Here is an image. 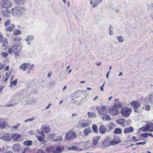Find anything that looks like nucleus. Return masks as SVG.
I'll return each instance as SVG.
<instances>
[{
    "mask_svg": "<svg viewBox=\"0 0 153 153\" xmlns=\"http://www.w3.org/2000/svg\"><path fill=\"white\" fill-rule=\"evenodd\" d=\"M25 11V9L23 7H15L11 9V13L14 16L19 17L24 13Z\"/></svg>",
    "mask_w": 153,
    "mask_h": 153,
    "instance_id": "nucleus-1",
    "label": "nucleus"
},
{
    "mask_svg": "<svg viewBox=\"0 0 153 153\" xmlns=\"http://www.w3.org/2000/svg\"><path fill=\"white\" fill-rule=\"evenodd\" d=\"M62 146H59L49 147L46 148V150L48 153H61L64 150Z\"/></svg>",
    "mask_w": 153,
    "mask_h": 153,
    "instance_id": "nucleus-2",
    "label": "nucleus"
},
{
    "mask_svg": "<svg viewBox=\"0 0 153 153\" xmlns=\"http://www.w3.org/2000/svg\"><path fill=\"white\" fill-rule=\"evenodd\" d=\"M20 50V48H19L16 45H14L8 49V52L10 54H12L13 52L16 56H19V52Z\"/></svg>",
    "mask_w": 153,
    "mask_h": 153,
    "instance_id": "nucleus-3",
    "label": "nucleus"
},
{
    "mask_svg": "<svg viewBox=\"0 0 153 153\" xmlns=\"http://www.w3.org/2000/svg\"><path fill=\"white\" fill-rule=\"evenodd\" d=\"M77 137L76 134L72 131H70L67 133L65 136V138L68 140H73Z\"/></svg>",
    "mask_w": 153,
    "mask_h": 153,
    "instance_id": "nucleus-4",
    "label": "nucleus"
},
{
    "mask_svg": "<svg viewBox=\"0 0 153 153\" xmlns=\"http://www.w3.org/2000/svg\"><path fill=\"white\" fill-rule=\"evenodd\" d=\"M1 7L7 9L10 8L12 6V3L8 0H2L0 2Z\"/></svg>",
    "mask_w": 153,
    "mask_h": 153,
    "instance_id": "nucleus-5",
    "label": "nucleus"
},
{
    "mask_svg": "<svg viewBox=\"0 0 153 153\" xmlns=\"http://www.w3.org/2000/svg\"><path fill=\"white\" fill-rule=\"evenodd\" d=\"M131 112V110L128 107L123 108L121 110L122 115L124 117H128Z\"/></svg>",
    "mask_w": 153,
    "mask_h": 153,
    "instance_id": "nucleus-6",
    "label": "nucleus"
},
{
    "mask_svg": "<svg viewBox=\"0 0 153 153\" xmlns=\"http://www.w3.org/2000/svg\"><path fill=\"white\" fill-rule=\"evenodd\" d=\"M3 37L2 35L0 33V38L1 39V42L2 43V49L3 50H6L8 48V46L7 45L8 41L7 39L5 38H2Z\"/></svg>",
    "mask_w": 153,
    "mask_h": 153,
    "instance_id": "nucleus-7",
    "label": "nucleus"
},
{
    "mask_svg": "<svg viewBox=\"0 0 153 153\" xmlns=\"http://www.w3.org/2000/svg\"><path fill=\"white\" fill-rule=\"evenodd\" d=\"M131 105L133 107L134 111L138 113L140 112L139 110L138 109L140 106V103L135 101H133L131 103Z\"/></svg>",
    "mask_w": 153,
    "mask_h": 153,
    "instance_id": "nucleus-8",
    "label": "nucleus"
},
{
    "mask_svg": "<svg viewBox=\"0 0 153 153\" xmlns=\"http://www.w3.org/2000/svg\"><path fill=\"white\" fill-rule=\"evenodd\" d=\"M141 130L144 131H153V124L152 123H148L146 126L141 128Z\"/></svg>",
    "mask_w": 153,
    "mask_h": 153,
    "instance_id": "nucleus-9",
    "label": "nucleus"
},
{
    "mask_svg": "<svg viewBox=\"0 0 153 153\" xmlns=\"http://www.w3.org/2000/svg\"><path fill=\"white\" fill-rule=\"evenodd\" d=\"M111 139L109 137H106L102 143V145L105 147L112 145V141L111 140Z\"/></svg>",
    "mask_w": 153,
    "mask_h": 153,
    "instance_id": "nucleus-10",
    "label": "nucleus"
},
{
    "mask_svg": "<svg viewBox=\"0 0 153 153\" xmlns=\"http://www.w3.org/2000/svg\"><path fill=\"white\" fill-rule=\"evenodd\" d=\"M96 108L100 114H105L107 113V109L105 106L99 107L98 106H97Z\"/></svg>",
    "mask_w": 153,
    "mask_h": 153,
    "instance_id": "nucleus-11",
    "label": "nucleus"
},
{
    "mask_svg": "<svg viewBox=\"0 0 153 153\" xmlns=\"http://www.w3.org/2000/svg\"><path fill=\"white\" fill-rule=\"evenodd\" d=\"M109 112L113 115H116L118 114V110L114 106H111L108 108Z\"/></svg>",
    "mask_w": 153,
    "mask_h": 153,
    "instance_id": "nucleus-12",
    "label": "nucleus"
},
{
    "mask_svg": "<svg viewBox=\"0 0 153 153\" xmlns=\"http://www.w3.org/2000/svg\"><path fill=\"white\" fill-rule=\"evenodd\" d=\"M102 0H90V4L94 8L96 7L99 4L100 1H101Z\"/></svg>",
    "mask_w": 153,
    "mask_h": 153,
    "instance_id": "nucleus-13",
    "label": "nucleus"
},
{
    "mask_svg": "<svg viewBox=\"0 0 153 153\" xmlns=\"http://www.w3.org/2000/svg\"><path fill=\"white\" fill-rule=\"evenodd\" d=\"M2 139L5 141H10L11 140V137L10 134L8 133H7L2 137Z\"/></svg>",
    "mask_w": 153,
    "mask_h": 153,
    "instance_id": "nucleus-14",
    "label": "nucleus"
},
{
    "mask_svg": "<svg viewBox=\"0 0 153 153\" xmlns=\"http://www.w3.org/2000/svg\"><path fill=\"white\" fill-rule=\"evenodd\" d=\"M30 63H24L20 66L19 67V69L21 70L25 71L30 66Z\"/></svg>",
    "mask_w": 153,
    "mask_h": 153,
    "instance_id": "nucleus-15",
    "label": "nucleus"
},
{
    "mask_svg": "<svg viewBox=\"0 0 153 153\" xmlns=\"http://www.w3.org/2000/svg\"><path fill=\"white\" fill-rule=\"evenodd\" d=\"M91 122L90 120H85L81 123V126L82 128H85L89 126L91 124Z\"/></svg>",
    "mask_w": 153,
    "mask_h": 153,
    "instance_id": "nucleus-16",
    "label": "nucleus"
},
{
    "mask_svg": "<svg viewBox=\"0 0 153 153\" xmlns=\"http://www.w3.org/2000/svg\"><path fill=\"white\" fill-rule=\"evenodd\" d=\"M112 141V145L115 146L121 142V140L119 137H115Z\"/></svg>",
    "mask_w": 153,
    "mask_h": 153,
    "instance_id": "nucleus-17",
    "label": "nucleus"
},
{
    "mask_svg": "<svg viewBox=\"0 0 153 153\" xmlns=\"http://www.w3.org/2000/svg\"><path fill=\"white\" fill-rule=\"evenodd\" d=\"M134 131V128L132 126H130L124 129V133L125 134H127L129 133L133 132Z\"/></svg>",
    "mask_w": 153,
    "mask_h": 153,
    "instance_id": "nucleus-18",
    "label": "nucleus"
},
{
    "mask_svg": "<svg viewBox=\"0 0 153 153\" xmlns=\"http://www.w3.org/2000/svg\"><path fill=\"white\" fill-rule=\"evenodd\" d=\"M11 136L12 139L14 141L18 140L20 139L21 137V135L18 133L12 134Z\"/></svg>",
    "mask_w": 153,
    "mask_h": 153,
    "instance_id": "nucleus-19",
    "label": "nucleus"
},
{
    "mask_svg": "<svg viewBox=\"0 0 153 153\" xmlns=\"http://www.w3.org/2000/svg\"><path fill=\"white\" fill-rule=\"evenodd\" d=\"M9 127V126L7 125L5 123V122L2 119H0V128H7V127Z\"/></svg>",
    "mask_w": 153,
    "mask_h": 153,
    "instance_id": "nucleus-20",
    "label": "nucleus"
},
{
    "mask_svg": "<svg viewBox=\"0 0 153 153\" xmlns=\"http://www.w3.org/2000/svg\"><path fill=\"white\" fill-rule=\"evenodd\" d=\"M99 130L101 134H104L106 131L107 128L104 125L102 124L100 126Z\"/></svg>",
    "mask_w": 153,
    "mask_h": 153,
    "instance_id": "nucleus-21",
    "label": "nucleus"
},
{
    "mask_svg": "<svg viewBox=\"0 0 153 153\" xmlns=\"http://www.w3.org/2000/svg\"><path fill=\"white\" fill-rule=\"evenodd\" d=\"M116 122L118 124L121 125L123 127H125L126 126L125 123V121L123 118L120 119L116 120Z\"/></svg>",
    "mask_w": 153,
    "mask_h": 153,
    "instance_id": "nucleus-22",
    "label": "nucleus"
},
{
    "mask_svg": "<svg viewBox=\"0 0 153 153\" xmlns=\"http://www.w3.org/2000/svg\"><path fill=\"white\" fill-rule=\"evenodd\" d=\"M42 129L44 130V131L46 134H48L50 131L51 129L49 127L46 126L44 125L41 126Z\"/></svg>",
    "mask_w": 153,
    "mask_h": 153,
    "instance_id": "nucleus-23",
    "label": "nucleus"
},
{
    "mask_svg": "<svg viewBox=\"0 0 153 153\" xmlns=\"http://www.w3.org/2000/svg\"><path fill=\"white\" fill-rule=\"evenodd\" d=\"M20 148V145L18 143L15 144L12 146V149L15 152L18 151Z\"/></svg>",
    "mask_w": 153,
    "mask_h": 153,
    "instance_id": "nucleus-24",
    "label": "nucleus"
},
{
    "mask_svg": "<svg viewBox=\"0 0 153 153\" xmlns=\"http://www.w3.org/2000/svg\"><path fill=\"white\" fill-rule=\"evenodd\" d=\"M15 27V25L13 24H10L9 26L5 28V30L6 31L11 32L14 30Z\"/></svg>",
    "mask_w": 153,
    "mask_h": 153,
    "instance_id": "nucleus-25",
    "label": "nucleus"
},
{
    "mask_svg": "<svg viewBox=\"0 0 153 153\" xmlns=\"http://www.w3.org/2000/svg\"><path fill=\"white\" fill-rule=\"evenodd\" d=\"M84 133L85 135V136H88L89 135L90 133L92 132L91 130V128L88 127L85 128L84 131Z\"/></svg>",
    "mask_w": 153,
    "mask_h": 153,
    "instance_id": "nucleus-26",
    "label": "nucleus"
},
{
    "mask_svg": "<svg viewBox=\"0 0 153 153\" xmlns=\"http://www.w3.org/2000/svg\"><path fill=\"white\" fill-rule=\"evenodd\" d=\"M100 138V137L99 136H97L94 137L93 140V143L94 145H96L97 144Z\"/></svg>",
    "mask_w": 153,
    "mask_h": 153,
    "instance_id": "nucleus-27",
    "label": "nucleus"
},
{
    "mask_svg": "<svg viewBox=\"0 0 153 153\" xmlns=\"http://www.w3.org/2000/svg\"><path fill=\"white\" fill-rule=\"evenodd\" d=\"M102 118L103 120L104 121H110L111 120L110 116L107 114L104 115L102 117Z\"/></svg>",
    "mask_w": 153,
    "mask_h": 153,
    "instance_id": "nucleus-28",
    "label": "nucleus"
},
{
    "mask_svg": "<svg viewBox=\"0 0 153 153\" xmlns=\"http://www.w3.org/2000/svg\"><path fill=\"white\" fill-rule=\"evenodd\" d=\"M122 106V103L121 102H118L117 103H115L114 104V107L118 110V109H120Z\"/></svg>",
    "mask_w": 153,
    "mask_h": 153,
    "instance_id": "nucleus-29",
    "label": "nucleus"
},
{
    "mask_svg": "<svg viewBox=\"0 0 153 153\" xmlns=\"http://www.w3.org/2000/svg\"><path fill=\"white\" fill-rule=\"evenodd\" d=\"M16 4L19 5H22L24 4V0H15Z\"/></svg>",
    "mask_w": 153,
    "mask_h": 153,
    "instance_id": "nucleus-30",
    "label": "nucleus"
},
{
    "mask_svg": "<svg viewBox=\"0 0 153 153\" xmlns=\"http://www.w3.org/2000/svg\"><path fill=\"white\" fill-rule=\"evenodd\" d=\"M122 132V130L121 128H116L114 132V133L115 134H121Z\"/></svg>",
    "mask_w": 153,
    "mask_h": 153,
    "instance_id": "nucleus-31",
    "label": "nucleus"
},
{
    "mask_svg": "<svg viewBox=\"0 0 153 153\" xmlns=\"http://www.w3.org/2000/svg\"><path fill=\"white\" fill-rule=\"evenodd\" d=\"M36 137L38 140L40 142L42 141V143L45 142L44 138L42 136H40L39 135H37L36 136Z\"/></svg>",
    "mask_w": 153,
    "mask_h": 153,
    "instance_id": "nucleus-32",
    "label": "nucleus"
},
{
    "mask_svg": "<svg viewBox=\"0 0 153 153\" xmlns=\"http://www.w3.org/2000/svg\"><path fill=\"white\" fill-rule=\"evenodd\" d=\"M32 141L31 140H27L24 142L23 144L25 146H30L32 144Z\"/></svg>",
    "mask_w": 153,
    "mask_h": 153,
    "instance_id": "nucleus-33",
    "label": "nucleus"
},
{
    "mask_svg": "<svg viewBox=\"0 0 153 153\" xmlns=\"http://www.w3.org/2000/svg\"><path fill=\"white\" fill-rule=\"evenodd\" d=\"M34 39V37L33 36H27L25 39V40L28 42L29 41H32Z\"/></svg>",
    "mask_w": 153,
    "mask_h": 153,
    "instance_id": "nucleus-34",
    "label": "nucleus"
},
{
    "mask_svg": "<svg viewBox=\"0 0 153 153\" xmlns=\"http://www.w3.org/2000/svg\"><path fill=\"white\" fill-rule=\"evenodd\" d=\"M13 32V34L15 35H19L21 34V31L18 30H15Z\"/></svg>",
    "mask_w": 153,
    "mask_h": 153,
    "instance_id": "nucleus-35",
    "label": "nucleus"
},
{
    "mask_svg": "<svg viewBox=\"0 0 153 153\" xmlns=\"http://www.w3.org/2000/svg\"><path fill=\"white\" fill-rule=\"evenodd\" d=\"M92 129L93 131L95 133H98V129L97 126L95 124H94L92 127Z\"/></svg>",
    "mask_w": 153,
    "mask_h": 153,
    "instance_id": "nucleus-36",
    "label": "nucleus"
},
{
    "mask_svg": "<svg viewBox=\"0 0 153 153\" xmlns=\"http://www.w3.org/2000/svg\"><path fill=\"white\" fill-rule=\"evenodd\" d=\"M37 132L39 134L42 135L43 136L45 137V134L44 130H43V129H42V128L41 130L37 129Z\"/></svg>",
    "mask_w": 153,
    "mask_h": 153,
    "instance_id": "nucleus-37",
    "label": "nucleus"
},
{
    "mask_svg": "<svg viewBox=\"0 0 153 153\" xmlns=\"http://www.w3.org/2000/svg\"><path fill=\"white\" fill-rule=\"evenodd\" d=\"M56 136V134H52L49 135L48 138L49 139L50 138V140H53L54 139V137Z\"/></svg>",
    "mask_w": 153,
    "mask_h": 153,
    "instance_id": "nucleus-38",
    "label": "nucleus"
},
{
    "mask_svg": "<svg viewBox=\"0 0 153 153\" xmlns=\"http://www.w3.org/2000/svg\"><path fill=\"white\" fill-rule=\"evenodd\" d=\"M88 117H96V114L94 113L88 112Z\"/></svg>",
    "mask_w": 153,
    "mask_h": 153,
    "instance_id": "nucleus-39",
    "label": "nucleus"
},
{
    "mask_svg": "<svg viewBox=\"0 0 153 153\" xmlns=\"http://www.w3.org/2000/svg\"><path fill=\"white\" fill-rule=\"evenodd\" d=\"M62 140V137L60 136L57 137V138L56 139L53 140L54 142L58 141L59 143L61 142Z\"/></svg>",
    "mask_w": 153,
    "mask_h": 153,
    "instance_id": "nucleus-40",
    "label": "nucleus"
},
{
    "mask_svg": "<svg viewBox=\"0 0 153 153\" xmlns=\"http://www.w3.org/2000/svg\"><path fill=\"white\" fill-rule=\"evenodd\" d=\"M116 38L118 39V41L120 42H122L124 41V39L123 38L122 36H118Z\"/></svg>",
    "mask_w": 153,
    "mask_h": 153,
    "instance_id": "nucleus-41",
    "label": "nucleus"
},
{
    "mask_svg": "<svg viewBox=\"0 0 153 153\" xmlns=\"http://www.w3.org/2000/svg\"><path fill=\"white\" fill-rule=\"evenodd\" d=\"M113 28L112 26H110V27L109 29V34L110 36L114 34V33L113 32Z\"/></svg>",
    "mask_w": 153,
    "mask_h": 153,
    "instance_id": "nucleus-42",
    "label": "nucleus"
},
{
    "mask_svg": "<svg viewBox=\"0 0 153 153\" xmlns=\"http://www.w3.org/2000/svg\"><path fill=\"white\" fill-rule=\"evenodd\" d=\"M149 100L150 103L153 105V94L149 95Z\"/></svg>",
    "mask_w": 153,
    "mask_h": 153,
    "instance_id": "nucleus-43",
    "label": "nucleus"
},
{
    "mask_svg": "<svg viewBox=\"0 0 153 153\" xmlns=\"http://www.w3.org/2000/svg\"><path fill=\"white\" fill-rule=\"evenodd\" d=\"M10 19H6L4 22V25L5 26H7L8 25H10Z\"/></svg>",
    "mask_w": 153,
    "mask_h": 153,
    "instance_id": "nucleus-44",
    "label": "nucleus"
},
{
    "mask_svg": "<svg viewBox=\"0 0 153 153\" xmlns=\"http://www.w3.org/2000/svg\"><path fill=\"white\" fill-rule=\"evenodd\" d=\"M114 126V124L112 123H110L109 126V129L108 131V132H109L113 128V127Z\"/></svg>",
    "mask_w": 153,
    "mask_h": 153,
    "instance_id": "nucleus-45",
    "label": "nucleus"
},
{
    "mask_svg": "<svg viewBox=\"0 0 153 153\" xmlns=\"http://www.w3.org/2000/svg\"><path fill=\"white\" fill-rule=\"evenodd\" d=\"M69 150H77L78 149V148L76 146H71V147L69 148L68 149Z\"/></svg>",
    "mask_w": 153,
    "mask_h": 153,
    "instance_id": "nucleus-46",
    "label": "nucleus"
},
{
    "mask_svg": "<svg viewBox=\"0 0 153 153\" xmlns=\"http://www.w3.org/2000/svg\"><path fill=\"white\" fill-rule=\"evenodd\" d=\"M16 45L17 46V47H18L19 48H20V49H21V48H22V44L20 42H17L16 43Z\"/></svg>",
    "mask_w": 153,
    "mask_h": 153,
    "instance_id": "nucleus-47",
    "label": "nucleus"
},
{
    "mask_svg": "<svg viewBox=\"0 0 153 153\" xmlns=\"http://www.w3.org/2000/svg\"><path fill=\"white\" fill-rule=\"evenodd\" d=\"M1 55L3 57H5L7 56L8 53L7 52H3L1 53Z\"/></svg>",
    "mask_w": 153,
    "mask_h": 153,
    "instance_id": "nucleus-48",
    "label": "nucleus"
},
{
    "mask_svg": "<svg viewBox=\"0 0 153 153\" xmlns=\"http://www.w3.org/2000/svg\"><path fill=\"white\" fill-rule=\"evenodd\" d=\"M15 42H16V41H19L22 40V38L21 37H16L14 38Z\"/></svg>",
    "mask_w": 153,
    "mask_h": 153,
    "instance_id": "nucleus-49",
    "label": "nucleus"
},
{
    "mask_svg": "<svg viewBox=\"0 0 153 153\" xmlns=\"http://www.w3.org/2000/svg\"><path fill=\"white\" fill-rule=\"evenodd\" d=\"M34 118H30L25 120L24 122L25 123H26L28 122H31L34 119Z\"/></svg>",
    "mask_w": 153,
    "mask_h": 153,
    "instance_id": "nucleus-50",
    "label": "nucleus"
},
{
    "mask_svg": "<svg viewBox=\"0 0 153 153\" xmlns=\"http://www.w3.org/2000/svg\"><path fill=\"white\" fill-rule=\"evenodd\" d=\"M146 142H139L138 143H135L134 144V145H135L136 146H137V145H143L144 144H146Z\"/></svg>",
    "mask_w": 153,
    "mask_h": 153,
    "instance_id": "nucleus-51",
    "label": "nucleus"
},
{
    "mask_svg": "<svg viewBox=\"0 0 153 153\" xmlns=\"http://www.w3.org/2000/svg\"><path fill=\"white\" fill-rule=\"evenodd\" d=\"M148 133H145L144 134H141V136L143 137L146 138L149 136Z\"/></svg>",
    "mask_w": 153,
    "mask_h": 153,
    "instance_id": "nucleus-52",
    "label": "nucleus"
},
{
    "mask_svg": "<svg viewBox=\"0 0 153 153\" xmlns=\"http://www.w3.org/2000/svg\"><path fill=\"white\" fill-rule=\"evenodd\" d=\"M17 79H16L14 81L12 82L11 83V85H13V86H15L17 83Z\"/></svg>",
    "mask_w": 153,
    "mask_h": 153,
    "instance_id": "nucleus-53",
    "label": "nucleus"
},
{
    "mask_svg": "<svg viewBox=\"0 0 153 153\" xmlns=\"http://www.w3.org/2000/svg\"><path fill=\"white\" fill-rule=\"evenodd\" d=\"M20 125V123H18L16 124V125L15 126H13V128L16 129H18L19 128V126Z\"/></svg>",
    "mask_w": 153,
    "mask_h": 153,
    "instance_id": "nucleus-54",
    "label": "nucleus"
},
{
    "mask_svg": "<svg viewBox=\"0 0 153 153\" xmlns=\"http://www.w3.org/2000/svg\"><path fill=\"white\" fill-rule=\"evenodd\" d=\"M3 15L5 16H7V13L6 11L2 10V11Z\"/></svg>",
    "mask_w": 153,
    "mask_h": 153,
    "instance_id": "nucleus-55",
    "label": "nucleus"
},
{
    "mask_svg": "<svg viewBox=\"0 0 153 153\" xmlns=\"http://www.w3.org/2000/svg\"><path fill=\"white\" fill-rule=\"evenodd\" d=\"M105 82H104V83H103V84L102 85V86H101L100 87V90L103 91H104V90H103V88H104V85H105Z\"/></svg>",
    "mask_w": 153,
    "mask_h": 153,
    "instance_id": "nucleus-56",
    "label": "nucleus"
},
{
    "mask_svg": "<svg viewBox=\"0 0 153 153\" xmlns=\"http://www.w3.org/2000/svg\"><path fill=\"white\" fill-rule=\"evenodd\" d=\"M16 105V104H9V105H7L6 106H7V107H11V106L13 107L14 106Z\"/></svg>",
    "mask_w": 153,
    "mask_h": 153,
    "instance_id": "nucleus-57",
    "label": "nucleus"
},
{
    "mask_svg": "<svg viewBox=\"0 0 153 153\" xmlns=\"http://www.w3.org/2000/svg\"><path fill=\"white\" fill-rule=\"evenodd\" d=\"M34 66V65L33 64H32L31 65L30 67L28 69V70L30 71L31 70H32L33 67Z\"/></svg>",
    "mask_w": 153,
    "mask_h": 153,
    "instance_id": "nucleus-58",
    "label": "nucleus"
},
{
    "mask_svg": "<svg viewBox=\"0 0 153 153\" xmlns=\"http://www.w3.org/2000/svg\"><path fill=\"white\" fill-rule=\"evenodd\" d=\"M132 138L133 140L134 141H135V142H137L139 140L136 139V137H135L133 136L132 137Z\"/></svg>",
    "mask_w": 153,
    "mask_h": 153,
    "instance_id": "nucleus-59",
    "label": "nucleus"
},
{
    "mask_svg": "<svg viewBox=\"0 0 153 153\" xmlns=\"http://www.w3.org/2000/svg\"><path fill=\"white\" fill-rule=\"evenodd\" d=\"M145 109L147 111H149L150 109V107L149 105L146 106L145 108Z\"/></svg>",
    "mask_w": 153,
    "mask_h": 153,
    "instance_id": "nucleus-60",
    "label": "nucleus"
},
{
    "mask_svg": "<svg viewBox=\"0 0 153 153\" xmlns=\"http://www.w3.org/2000/svg\"><path fill=\"white\" fill-rule=\"evenodd\" d=\"M36 153H45L44 151H42L41 150H38Z\"/></svg>",
    "mask_w": 153,
    "mask_h": 153,
    "instance_id": "nucleus-61",
    "label": "nucleus"
},
{
    "mask_svg": "<svg viewBox=\"0 0 153 153\" xmlns=\"http://www.w3.org/2000/svg\"><path fill=\"white\" fill-rule=\"evenodd\" d=\"M4 66L2 64L0 63V70L2 69Z\"/></svg>",
    "mask_w": 153,
    "mask_h": 153,
    "instance_id": "nucleus-62",
    "label": "nucleus"
},
{
    "mask_svg": "<svg viewBox=\"0 0 153 153\" xmlns=\"http://www.w3.org/2000/svg\"><path fill=\"white\" fill-rule=\"evenodd\" d=\"M3 88H4V86L3 85H0V91H2Z\"/></svg>",
    "mask_w": 153,
    "mask_h": 153,
    "instance_id": "nucleus-63",
    "label": "nucleus"
},
{
    "mask_svg": "<svg viewBox=\"0 0 153 153\" xmlns=\"http://www.w3.org/2000/svg\"><path fill=\"white\" fill-rule=\"evenodd\" d=\"M9 67L8 66H6L4 68V70L5 71H7L9 69Z\"/></svg>",
    "mask_w": 153,
    "mask_h": 153,
    "instance_id": "nucleus-64",
    "label": "nucleus"
}]
</instances>
